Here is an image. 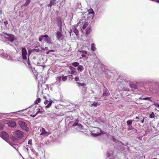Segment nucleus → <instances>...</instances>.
<instances>
[{
    "instance_id": "56",
    "label": "nucleus",
    "mask_w": 159,
    "mask_h": 159,
    "mask_svg": "<svg viewBox=\"0 0 159 159\" xmlns=\"http://www.w3.org/2000/svg\"><path fill=\"white\" fill-rule=\"evenodd\" d=\"M83 28L84 29H85L86 28V26H85L84 25H83Z\"/></svg>"
},
{
    "instance_id": "39",
    "label": "nucleus",
    "mask_w": 159,
    "mask_h": 159,
    "mask_svg": "<svg viewBox=\"0 0 159 159\" xmlns=\"http://www.w3.org/2000/svg\"><path fill=\"white\" fill-rule=\"evenodd\" d=\"M153 105H154L156 107L159 108V104H158L157 102H154Z\"/></svg>"
},
{
    "instance_id": "48",
    "label": "nucleus",
    "mask_w": 159,
    "mask_h": 159,
    "mask_svg": "<svg viewBox=\"0 0 159 159\" xmlns=\"http://www.w3.org/2000/svg\"><path fill=\"white\" fill-rule=\"evenodd\" d=\"M100 134H101L100 133L95 134L94 136H98Z\"/></svg>"
},
{
    "instance_id": "6",
    "label": "nucleus",
    "mask_w": 159,
    "mask_h": 159,
    "mask_svg": "<svg viewBox=\"0 0 159 159\" xmlns=\"http://www.w3.org/2000/svg\"><path fill=\"white\" fill-rule=\"evenodd\" d=\"M15 134L17 137L19 138H21L24 136V133L22 131L17 130L15 132Z\"/></svg>"
},
{
    "instance_id": "45",
    "label": "nucleus",
    "mask_w": 159,
    "mask_h": 159,
    "mask_svg": "<svg viewBox=\"0 0 159 159\" xmlns=\"http://www.w3.org/2000/svg\"><path fill=\"white\" fill-rule=\"evenodd\" d=\"M75 81H77L79 80V77H78L76 76L75 78Z\"/></svg>"
},
{
    "instance_id": "53",
    "label": "nucleus",
    "mask_w": 159,
    "mask_h": 159,
    "mask_svg": "<svg viewBox=\"0 0 159 159\" xmlns=\"http://www.w3.org/2000/svg\"><path fill=\"white\" fill-rule=\"evenodd\" d=\"M44 49H45V50H48V47H45L44 48Z\"/></svg>"
},
{
    "instance_id": "9",
    "label": "nucleus",
    "mask_w": 159,
    "mask_h": 159,
    "mask_svg": "<svg viewBox=\"0 0 159 159\" xmlns=\"http://www.w3.org/2000/svg\"><path fill=\"white\" fill-rule=\"evenodd\" d=\"M52 102V100H50L49 101L47 100H46L44 102V104L46 105V107H49L51 106Z\"/></svg>"
},
{
    "instance_id": "14",
    "label": "nucleus",
    "mask_w": 159,
    "mask_h": 159,
    "mask_svg": "<svg viewBox=\"0 0 159 159\" xmlns=\"http://www.w3.org/2000/svg\"><path fill=\"white\" fill-rule=\"evenodd\" d=\"M79 52H81V56L82 57H85L87 54L86 51L84 50H79Z\"/></svg>"
},
{
    "instance_id": "17",
    "label": "nucleus",
    "mask_w": 159,
    "mask_h": 159,
    "mask_svg": "<svg viewBox=\"0 0 159 159\" xmlns=\"http://www.w3.org/2000/svg\"><path fill=\"white\" fill-rule=\"evenodd\" d=\"M56 0H52L50 2L49 4L48 5V6L51 7L52 5H54L56 4Z\"/></svg>"
},
{
    "instance_id": "26",
    "label": "nucleus",
    "mask_w": 159,
    "mask_h": 159,
    "mask_svg": "<svg viewBox=\"0 0 159 159\" xmlns=\"http://www.w3.org/2000/svg\"><path fill=\"white\" fill-rule=\"evenodd\" d=\"M31 0H26L25 3L23 5V6H28Z\"/></svg>"
},
{
    "instance_id": "44",
    "label": "nucleus",
    "mask_w": 159,
    "mask_h": 159,
    "mask_svg": "<svg viewBox=\"0 0 159 159\" xmlns=\"http://www.w3.org/2000/svg\"><path fill=\"white\" fill-rule=\"evenodd\" d=\"M76 73V72L74 70H72L71 72V74L73 75H75Z\"/></svg>"
},
{
    "instance_id": "47",
    "label": "nucleus",
    "mask_w": 159,
    "mask_h": 159,
    "mask_svg": "<svg viewBox=\"0 0 159 159\" xmlns=\"http://www.w3.org/2000/svg\"><path fill=\"white\" fill-rule=\"evenodd\" d=\"M3 23L6 25H7L8 24V21L7 20H5L3 22Z\"/></svg>"
},
{
    "instance_id": "36",
    "label": "nucleus",
    "mask_w": 159,
    "mask_h": 159,
    "mask_svg": "<svg viewBox=\"0 0 159 159\" xmlns=\"http://www.w3.org/2000/svg\"><path fill=\"white\" fill-rule=\"evenodd\" d=\"M77 126L78 128H77V127L76 128L78 130H80L81 129H82V125L78 124Z\"/></svg>"
},
{
    "instance_id": "12",
    "label": "nucleus",
    "mask_w": 159,
    "mask_h": 159,
    "mask_svg": "<svg viewBox=\"0 0 159 159\" xmlns=\"http://www.w3.org/2000/svg\"><path fill=\"white\" fill-rule=\"evenodd\" d=\"M8 124L9 126L12 127H14L16 126V123L15 121H10L8 122Z\"/></svg>"
},
{
    "instance_id": "16",
    "label": "nucleus",
    "mask_w": 159,
    "mask_h": 159,
    "mask_svg": "<svg viewBox=\"0 0 159 159\" xmlns=\"http://www.w3.org/2000/svg\"><path fill=\"white\" fill-rule=\"evenodd\" d=\"M23 110H22L21 111H19L17 112H11L9 113L10 116H17L16 115L18 114V112H20V111H23Z\"/></svg>"
},
{
    "instance_id": "31",
    "label": "nucleus",
    "mask_w": 159,
    "mask_h": 159,
    "mask_svg": "<svg viewBox=\"0 0 159 159\" xmlns=\"http://www.w3.org/2000/svg\"><path fill=\"white\" fill-rule=\"evenodd\" d=\"M77 84H78L79 85V87H80V86H82V87L84 86L85 85V84L84 83H80L79 82H77Z\"/></svg>"
},
{
    "instance_id": "35",
    "label": "nucleus",
    "mask_w": 159,
    "mask_h": 159,
    "mask_svg": "<svg viewBox=\"0 0 159 159\" xmlns=\"http://www.w3.org/2000/svg\"><path fill=\"white\" fill-rule=\"evenodd\" d=\"M67 76H63L62 77V80L63 81H65L67 80Z\"/></svg>"
},
{
    "instance_id": "19",
    "label": "nucleus",
    "mask_w": 159,
    "mask_h": 159,
    "mask_svg": "<svg viewBox=\"0 0 159 159\" xmlns=\"http://www.w3.org/2000/svg\"><path fill=\"white\" fill-rule=\"evenodd\" d=\"M58 26L60 27V30L62 29V21L61 19H60L58 21Z\"/></svg>"
},
{
    "instance_id": "33",
    "label": "nucleus",
    "mask_w": 159,
    "mask_h": 159,
    "mask_svg": "<svg viewBox=\"0 0 159 159\" xmlns=\"http://www.w3.org/2000/svg\"><path fill=\"white\" fill-rule=\"evenodd\" d=\"M2 134L3 135H5V137L6 138H8L9 137L8 135L5 132H2Z\"/></svg>"
},
{
    "instance_id": "32",
    "label": "nucleus",
    "mask_w": 159,
    "mask_h": 159,
    "mask_svg": "<svg viewBox=\"0 0 159 159\" xmlns=\"http://www.w3.org/2000/svg\"><path fill=\"white\" fill-rule=\"evenodd\" d=\"M37 110H38L37 111L35 115H33L32 116L33 117H34L36 116V115L38 114L39 113V112H41H41L40 111V109H38Z\"/></svg>"
},
{
    "instance_id": "57",
    "label": "nucleus",
    "mask_w": 159,
    "mask_h": 159,
    "mask_svg": "<svg viewBox=\"0 0 159 159\" xmlns=\"http://www.w3.org/2000/svg\"><path fill=\"white\" fill-rule=\"evenodd\" d=\"M41 48L42 49V50H45L44 48H43V47H41Z\"/></svg>"
},
{
    "instance_id": "37",
    "label": "nucleus",
    "mask_w": 159,
    "mask_h": 159,
    "mask_svg": "<svg viewBox=\"0 0 159 159\" xmlns=\"http://www.w3.org/2000/svg\"><path fill=\"white\" fill-rule=\"evenodd\" d=\"M155 117L154 113L152 112L149 115V117L150 118H154Z\"/></svg>"
},
{
    "instance_id": "21",
    "label": "nucleus",
    "mask_w": 159,
    "mask_h": 159,
    "mask_svg": "<svg viewBox=\"0 0 159 159\" xmlns=\"http://www.w3.org/2000/svg\"><path fill=\"white\" fill-rule=\"evenodd\" d=\"M73 30L74 33L76 35H78L79 34L78 30L74 27Z\"/></svg>"
},
{
    "instance_id": "50",
    "label": "nucleus",
    "mask_w": 159,
    "mask_h": 159,
    "mask_svg": "<svg viewBox=\"0 0 159 159\" xmlns=\"http://www.w3.org/2000/svg\"><path fill=\"white\" fill-rule=\"evenodd\" d=\"M144 117L143 118V120H141L140 122L141 123H144Z\"/></svg>"
},
{
    "instance_id": "46",
    "label": "nucleus",
    "mask_w": 159,
    "mask_h": 159,
    "mask_svg": "<svg viewBox=\"0 0 159 159\" xmlns=\"http://www.w3.org/2000/svg\"><path fill=\"white\" fill-rule=\"evenodd\" d=\"M78 125V122H75L73 125V126H77V125Z\"/></svg>"
},
{
    "instance_id": "34",
    "label": "nucleus",
    "mask_w": 159,
    "mask_h": 159,
    "mask_svg": "<svg viewBox=\"0 0 159 159\" xmlns=\"http://www.w3.org/2000/svg\"><path fill=\"white\" fill-rule=\"evenodd\" d=\"M4 54H5L4 53V51L2 49H0V55L1 56L3 57V55Z\"/></svg>"
},
{
    "instance_id": "7",
    "label": "nucleus",
    "mask_w": 159,
    "mask_h": 159,
    "mask_svg": "<svg viewBox=\"0 0 159 159\" xmlns=\"http://www.w3.org/2000/svg\"><path fill=\"white\" fill-rule=\"evenodd\" d=\"M44 40L49 44H52V43L51 39L47 34L44 35Z\"/></svg>"
},
{
    "instance_id": "5",
    "label": "nucleus",
    "mask_w": 159,
    "mask_h": 159,
    "mask_svg": "<svg viewBox=\"0 0 159 159\" xmlns=\"http://www.w3.org/2000/svg\"><path fill=\"white\" fill-rule=\"evenodd\" d=\"M50 134V132L46 131L45 129L42 127L41 130V133H40V135H44L45 136H48Z\"/></svg>"
},
{
    "instance_id": "55",
    "label": "nucleus",
    "mask_w": 159,
    "mask_h": 159,
    "mask_svg": "<svg viewBox=\"0 0 159 159\" xmlns=\"http://www.w3.org/2000/svg\"><path fill=\"white\" fill-rule=\"evenodd\" d=\"M135 119H139V117L138 116H136L135 118Z\"/></svg>"
},
{
    "instance_id": "58",
    "label": "nucleus",
    "mask_w": 159,
    "mask_h": 159,
    "mask_svg": "<svg viewBox=\"0 0 159 159\" xmlns=\"http://www.w3.org/2000/svg\"><path fill=\"white\" fill-rule=\"evenodd\" d=\"M17 151L18 152L20 155V156H21V154L17 150Z\"/></svg>"
},
{
    "instance_id": "3",
    "label": "nucleus",
    "mask_w": 159,
    "mask_h": 159,
    "mask_svg": "<svg viewBox=\"0 0 159 159\" xmlns=\"http://www.w3.org/2000/svg\"><path fill=\"white\" fill-rule=\"evenodd\" d=\"M4 34L7 36V37H6L4 36L6 40L11 42H12L16 40V39L15 35L11 34H8L7 33H4Z\"/></svg>"
},
{
    "instance_id": "30",
    "label": "nucleus",
    "mask_w": 159,
    "mask_h": 159,
    "mask_svg": "<svg viewBox=\"0 0 159 159\" xmlns=\"http://www.w3.org/2000/svg\"><path fill=\"white\" fill-rule=\"evenodd\" d=\"M44 35H41L39 38V41L40 42H42L43 39H44Z\"/></svg>"
},
{
    "instance_id": "20",
    "label": "nucleus",
    "mask_w": 159,
    "mask_h": 159,
    "mask_svg": "<svg viewBox=\"0 0 159 159\" xmlns=\"http://www.w3.org/2000/svg\"><path fill=\"white\" fill-rule=\"evenodd\" d=\"M96 49V48L95 47V44L93 43L91 45V50L92 51H94Z\"/></svg>"
},
{
    "instance_id": "52",
    "label": "nucleus",
    "mask_w": 159,
    "mask_h": 159,
    "mask_svg": "<svg viewBox=\"0 0 159 159\" xmlns=\"http://www.w3.org/2000/svg\"><path fill=\"white\" fill-rule=\"evenodd\" d=\"M30 150L33 152H34V151L33 148H32V147L30 148Z\"/></svg>"
},
{
    "instance_id": "23",
    "label": "nucleus",
    "mask_w": 159,
    "mask_h": 159,
    "mask_svg": "<svg viewBox=\"0 0 159 159\" xmlns=\"http://www.w3.org/2000/svg\"><path fill=\"white\" fill-rule=\"evenodd\" d=\"M11 146L13 147L15 149H16L17 151V149L18 148V146L17 145L13 144L12 143H10Z\"/></svg>"
},
{
    "instance_id": "18",
    "label": "nucleus",
    "mask_w": 159,
    "mask_h": 159,
    "mask_svg": "<svg viewBox=\"0 0 159 159\" xmlns=\"http://www.w3.org/2000/svg\"><path fill=\"white\" fill-rule=\"evenodd\" d=\"M84 70L83 67L81 65H79L77 67V70L79 72H82Z\"/></svg>"
},
{
    "instance_id": "28",
    "label": "nucleus",
    "mask_w": 159,
    "mask_h": 159,
    "mask_svg": "<svg viewBox=\"0 0 159 159\" xmlns=\"http://www.w3.org/2000/svg\"><path fill=\"white\" fill-rule=\"evenodd\" d=\"M133 120H129L127 121V123L128 125H131L132 122Z\"/></svg>"
},
{
    "instance_id": "22",
    "label": "nucleus",
    "mask_w": 159,
    "mask_h": 159,
    "mask_svg": "<svg viewBox=\"0 0 159 159\" xmlns=\"http://www.w3.org/2000/svg\"><path fill=\"white\" fill-rule=\"evenodd\" d=\"M100 105V103L97 102H93L92 104L91 105V107L94 106L97 107L98 106Z\"/></svg>"
},
{
    "instance_id": "1",
    "label": "nucleus",
    "mask_w": 159,
    "mask_h": 159,
    "mask_svg": "<svg viewBox=\"0 0 159 159\" xmlns=\"http://www.w3.org/2000/svg\"><path fill=\"white\" fill-rule=\"evenodd\" d=\"M21 49L22 58L24 63L26 65L28 66L29 68H30L31 65L30 62L29 57L32 52H34L33 50V49L29 50L28 51V54L25 48L22 47Z\"/></svg>"
},
{
    "instance_id": "8",
    "label": "nucleus",
    "mask_w": 159,
    "mask_h": 159,
    "mask_svg": "<svg viewBox=\"0 0 159 159\" xmlns=\"http://www.w3.org/2000/svg\"><path fill=\"white\" fill-rule=\"evenodd\" d=\"M103 93L102 96L106 98L108 96L110 95V93L108 90L105 88L103 89Z\"/></svg>"
},
{
    "instance_id": "40",
    "label": "nucleus",
    "mask_w": 159,
    "mask_h": 159,
    "mask_svg": "<svg viewBox=\"0 0 159 159\" xmlns=\"http://www.w3.org/2000/svg\"><path fill=\"white\" fill-rule=\"evenodd\" d=\"M128 130H131L133 129V127L132 126V125H128Z\"/></svg>"
},
{
    "instance_id": "25",
    "label": "nucleus",
    "mask_w": 159,
    "mask_h": 159,
    "mask_svg": "<svg viewBox=\"0 0 159 159\" xmlns=\"http://www.w3.org/2000/svg\"><path fill=\"white\" fill-rule=\"evenodd\" d=\"M112 152L111 151H108L107 152V157H109L111 156V155L112 154Z\"/></svg>"
},
{
    "instance_id": "38",
    "label": "nucleus",
    "mask_w": 159,
    "mask_h": 159,
    "mask_svg": "<svg viewBox=\"0 0 159 159\" xmlns=\"http://www.w3.org/2000/svg\"><path fill=\"white\" fill-rule=\"evenodd\" d=\"M90 32V29L89 28L87 27L86 29V34H89Z\"/></svg>"
},
{
    "instance_id": "59",
    "label": "nucleus",
    "mask_w": 159,
    "mask_h": 159,
    "mask_svg": "<svg viewBox=\"0 0 159 159\" xmlns=\"http://www.w3.org/2000/svg\"><path fill=\"white\" fill-rule=\"evenodd\" d=\"M92 93H93V91H92Z\"/></svg>"
},
{
    "instance_id": "15",
    "label": "nucleus",
    "mask_w": 159,
    "mask_h": 159,
    "mask_svg": "<svg viewBox=\"0 0 159 159\" xmlns=\"http://www.w3.org/2000/svg\"><path fill=\"white\" fill-rule=\"evenodd\" d=\"M89 12L88 13V15H90L91 17L92 16V18L93 17V15L94 14V12L93 11V10L92 9H89Z\"/></svg>"
},
{
    "instance_id": "4",
    "label": "nucleus",
    "mask_w": 159,
    "mask_h": 159,
    "mask_svg": "<svg viewBox=\"0 0 159 159\" xmlns=\"http://www.w3.org/2000/svg\"><path fill=\"white\" fill-rule=\"evenodd\" d=\"M30 67L31 71L33 73L34 76L36 77V79L37 80L40 79L41 80V78H42V76L41 75L38 74V73L35 70L34 68H31Z\"/></svg>"
},
{
    "instance_id": "54",
    "label": "nucleus",
    "mask_w": 159,
    "mask_h": 159,
    "mask_svg": "<svg viewBox=\"0 0 159 159\" xmlns=\"http://www.w3.org/2000/svg\"><path fill=\"white\" fill-rule=\"evenodd\" d=\"M50 52H49V50L47 52H46V54H48L49 53H50Z\"/></svg>"
},
{
    "instance_id": "24",
    "label": "nucleus",
    "mask_w": 159,
    "mask_h": 159,
    "mask_svg": "<svg viewBox=\"0 0 159 159\" xmlns=\"http://www.w3.org/2000/svg\"><path fill=\"white\" fill-rule=\"evenodd\" d=\"M72 65L74 67H76L79 66V63L78 62H74L72 64Z\"/></svg>"
},
{
    "instance_id": "2",
    "label": "nucleus",
    "mask_w": 159,
    "mask_h": 159,
    "mask_svg": "<svg viewBox=\"0 0 159 159\" xmlns=\"http://www.w3.org/2000/svg\"><path fill=\"white\" fill-rule=\"evenodd\" d=\"M18 124L23 130L26 132L29 131V128L27 126V125L25 122L20 120H18Z\"/></svg>"
},
{
    "instance_id": "41",
    "label": "nucleus",
    "mask_w": 159,
    "mask_h": 159,
    "mask_svg": "<svg viewBox=\"0 0 159 159\" xmlns=\"http://www.w3.org/2000/svg\"><path fill=\"white\" fill-rule=\"evenodd\" d=\"M34 52H39L40 51V49L39 48H36V47L33 49Z\"/></svg>"
},
{
    "instance_id": "27",
    "label": "nucleus",
    "mask_w": 159,
    "mask_h": 159,
    "mask_svg": "<svg viewBox=\"0 0 159 159\" xmlns=\"http://www.w3.org/2000/svg\"><path fill=\"white\" fill-rule=\"evenodd\" d=\"M32 147V145H31L30 146V145H28L26 146L25 147V149L27 150V151H29V148H30Z\"/></svg>"
},
{
    "instance_id": "13",
    "label": "nucleus",
    "mask_w": 159,
    "mask_h": 159,
    "mask_svg": "<svg viewBox=\"0 0 159 159\" xmlns=\"http://www.w3.org/2000/svg\"><path fill=\"white\" fill-rule=\"evenodd\" d=\"M3 57L8 60H12L13 58L10 55L7 54H4Z\"/></svg>"
},
{
    "instance_id": "42",
    "label": "nucleus",
    "mask_w": 159,
    "mask_h": 159,
    "mask_svg": "<svg viewBox=\"0 0 159 159\" xmlns=\"http://www.w3.org/2000/svg\"><path fill=\"white\" fill-rule=\"evenodd\" d=\"M28 144L29 145H30V146H31V145H32V140L31 139H29L28 142Z\"/></svg>"
},
{
    "instance_id": "49",
    "label": "nucleus",
    "mask_w": 159,
    "mask_h": 159,
    "mask_svg": "<svg viewBox=\"0 0 159 159\" xmlns=\"http://www.w3.org/2000/svg\"><path fill=\"white\" fill-rule=\"evenodd\" d=\"M49 52H55V50H54L53 49L49 50Z\"/></svg>"
},
{
    "instance_id": "29",
    "label": "nucleus",
    "mask_w": 159,
    "mask_h": 159,
    "mask_svg": "<svg viewBox=\"0 0 159 159\" xmlns=\"http://www.w3.org/2000/svg\"><path fill=\"white\" fill-rule=\"evenodd\" d=\"M41 101V99L40 98H38L37 100H36L34 102V103L35 104H38V103H39Z\"/></svg>"
},
{
    "instance_id": "11",
    "label": "nucleus",
    "mask_w": 159,
    "mask_h": 159,
    "mask_svg": "<svg viewBox=\"0 0 159 159\" xmlns=\"http://www.w3.org/2000/svg\"><path fill=\"white\" fill-rule=\"evenodd\" d=\"M56 36L57 38V39H60L62 38V34L61 32L60 31H57L56 33Z\"/></svg>"
},
{
    "instance_id": "10",
    "label": "nucleus",
    "mask_w": 159,
    "mask_h": 159,
    "mask_svg": "<svg viewBox=\"0 0 159 159\" xmlns=\"http://www.w3.org/2000/svg\"><path fill=\"white\" fill-rule=\"evenodd\" d=\"M57 81L54 83V84H57V85L59 86L60 85V82L62 80V77L61 76H58L56 78Z\"/></svg>"
},
{
    "instance_id": "51",
    "label": "nucleus",
    "mask_w": 159,
    "mask_h": 159,
    "mask_svg": "<svg viewBox=\"0 0 159 159\" xmlns=\"http://www.w3.org/2000/svg\"><path fill=\"white\" fill-rule=\"evenodd\" d=\"M70 68L71 70H73V69H75V68H74L73 67H71V66L70 67Z\"/></svg>"
},
{
    "instance_id": "43",
    "label": "nucleus",
    "mask_w": 159,
    "mask_h": 159,
    "mask_svg": "<svg viewBox=\"0 0 159 159\" xmlns=\"http://www.w3.org/2000/svg\"><path fill=\"white\" fill-rule=\"evenodd\" d=\"M150 98H150V97H146V98H143V100H150Z\"/></svg>"
},
{
    "instance_id": "60",
    "label": "nucleus",
    "mask_w": 159,
    "mask_h": 159,
    "mask_svg": "<svg viewBox=\"0 0 159 159\" xmlns=\"http://www.w3.org/2000/svg\"><path fill=\"white\" fill-rule=\"evenodd\" d=\"M99 129L100 131V132H101V130L100 129Z\"/></svg>"
}]
</instances>
